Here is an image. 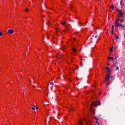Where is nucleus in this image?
Wrapping results in <instances>:
<instances>
[{"instance_id": "f257e3e1", "label": "nucleus", "mask_w": 125, "mask_h": 125, "mask_svg": "<svg viewBox=\"0 0 125 125\" xmlns=\"http://www.w3.org/2000/svg\"><path fill=\"white\" fill-rule=\"evenodd\" d=\"M123 22L124 19H121V18L116 19L114 23V26L115 28H119V29H121V28H125V25L122 24V23Z\"/></svg>"}, {"instance_id": "f03ea898", "label": "nucleus", "mask_w": 125, "mask_h": 125, "mask_svg": "<svg viewBox=\"0 0 125 125\" xmlns=\"http://www.w3.org/2000/svg\"><path fill=\"white\" fill-rule=\"evenodd\" d=\"M106 70H107V73H106V76L105 78V82H109L110 79L111 78V72H110V68L106 66L105 67Z\"/></svg>"}, {"instance_id": "7ed1b4c3", "label": "nucleus", "mask_w": 125, "mask_h": 125, "mask_svg": "<svg viewBox=\"0 0 125 125\" xmlns=\"http://www.w3.org/2000/svg\"><path fill=\"white\" fill-rule=\"evenodd\" d=\"M117 11L118 12V17L119 18H125V14H124L122 10L118 9Z\"/></svg>"}, {"instance_id": "20e7f679", "label": "nucleus", "mask_w": 125, "mask_h": 125, "mask_svg": "<svg viewBox=\"0 0 125 125\" xmlns=\"http://www.w3.org/2000/svg\"><path fill=\"white\" fill-rule=\"evenodd\" d=\"M100 101L98 102H93L91 104V106H90V109L92 108L93 106H95V107H97V106L100 105Z\"/></svg>"}, {"instance_id": "39448f33", "label": "nucleus", "mask_w": 125, "mask_h": 125, "mask_svg": "<svg viewBox=\"0 0 125 125\" xmlns=\"http://www.w3.org/2000/svg\"><path fill=\"white\" fill-rule=\"evenodd\" d=\"M83 121H85V118H83V119H79L78 122V125H83Z\"/></svg>"}, {"instance_id": "423d86ee", "label": "nucleus", "mask_w": 125, "mask_h": 125, "mask_svg": "<svg viewBox=\"0 0 125 125\" xmlns=\"http://www.w3.org/2000/svg\"><path fill=\"white\" fill-rule=\"evenodd\" d=\"M72 51H73L74 52V55H76V54H77V53H76L77 52V49H76V48H73Z\"/></svg>"}, {"instance_id": "0eeeda50", "label": "nucleus", "mask_w": 125, "mask_h": 125, "mask_svg": "<svg viewBox=\"0 0 125 125\" xmlns=\"http://www.w3.org/2000/svg\"><path fill=\"white\" fill-rule=\"evenodd\" d=\"M9 34H13L14 33V30L13 29H10L8 31Z\"/></svg>"}, {"instance_id": "6e6552de", "label": "nucleus", "mask_w": 125, "mask_h": 125, "mask_svg": "<svg viewBox=\"0 0 125 125\" xmlns=\"http://www.w3.org/2000/svg\"><path fill=\"white\" fill-rule=\"evenodd\" d=\"M114 25H112L111 26V33L112 34H114Z\"/></svg>"}, {"instance_id": "1a4fd4ad", "label": "nucleus", "mask_w": 125, "mask_h": 125, "mask_svg": "<svg viewBox=\"0 0 125 125\" xmlns=\"http://www.w3.org/2000/svg\"><path fill=\"white\" fill-rule=\"evenodd\" d=\"M94 119L96 120L97 124H98V125H99V122H98V118H97L96 117H94Z\"/></svg>"}, {"instance_id": "9d476101", "label": "nucleus", "mask_w": 125, "mask_h": 125, "mask_svg": "<svg viewBox=\"0 0 125 125\" xmlns=\"http://www.w3.org/2000/svg\"><path fill=\"white\" fill-rule=\"evenodd\" d=\"M112 61H114V60H115V59H114L113 57H108V60H112Z\"/></svg>"}, {"instance_id": "9b49d317", "label": "nucleus", "mask_w": 125, "mask_h": 125, "mask_svg": "<svg viewBox=\"0 0 125 125\" xmlns=\"http://www.w3.org/2000/svg\"><path fill=\"white\" fill-rule=\"evenodd\" d=\"M55 30L56 32H59V31H60V29H59V28H58V25H57V26L56 27Z\"/></svg>"}, {"instance_id": "f8f14e48", "label": "nucleus", "mask_w": 125, "mask_h": 125, "mask_svg": "<svg viewBox=\"0 0 125 125\" xmlns=\"http://www.w3.org/2000/svg\"><path fill=\"white\" fill-rule=\"evenodd\" d=\"M61 24L63 25V26H66V22H65L61 21Z\"/></svg>"}, {"instance_id": "ddd939ff", "label": "nucleus", "mask_w": 125, "mask_h": 125, "mask_svg": "<svg viewBox=\"0 0 125 125\" xmlns=\"http://www.w3.org/2000/svg\"><path fill=\"white\" fill-rule=\"evenodd\" d=\"M114 48L113 46L111 47L110 49V51L111 53H112L113 52V49Z\"/></svg>"}, {"instance_id": "4468645a", "label": "nucleus", "mask_w": 125, "mask_h": 125, "mask_svg": "<svg viewBox=\"0 0 125 125\" xmlns=\"http://www.w3.org/2000/svg\"><path fill=\"white\" fill-rule=\"evenodd\" d=\"M120 5H121L122 6H124V2H123V1H120Z\"/></svg>"}, {"instance_id": "2eb2a0df", "label": "nucleus", "mask_w": 125, "mask_h": 125, "mask_svg": "<svg viewBox=\"0 0 125 125\" xmlns=\"http://www.w3.org/2000/svg\"><path fill=\"white\" fill-rule=\"evenodd\" d=\"M32 110H33V111H35V110H36V106L32 107Z\"/></svg>"}, {"instance_id": "dca6fc26", "label": "nucleus", "mask_w": 125, "mask_h": 125, "mask_svg": "<svg viewBox=\"0 0 125 125\" xmlns=\"http://www.w3.org/2000/svg\"><path fill=\"white\" fill-rule=\"evenodd\" d=\"M115 39H116V42H118V40H118V39H120V38L118 36H117L115 37Z\"/></svg>"}, {"instance_id": "f3484780", "label": "nucleus", "mask_w": 125, "mask_h": 125, "mask_svg": "<svg viewBox=\"0 0 125 125\" xmlns=\"http://www.w3.org/2000/svg\"><path fill=\"white\" fill-rule=\"evenodd\" d=\"M110 8L111 9H112V10H114V5H112L111 6H110Z\"/></svg>"}, {"instance_id": "a211bd4d", "label": "nucleus", "mask_w": 125, "mask_h": 125, "mask_svg": "<svg viewBox=\"0 0 125 125\" xmlns=\"http://www.w3.org/2000/svg\"><path fill=\"white\" fill-rule=\"evenodd\" d=\"M47 24L48 25V26H49L50 25V22L49 21H47Z\"/></svg>"}, {"instance_id": "6ab92c4d", "label": "nucleus", "mask_w": 125, "mask_h": 125, "mask_svg": "<svg viewBox=\"0 0 125 125\" xmlns=\"http://www.w3.org/2000/svg\"><path fill=\"white\" fill-rule=\"evenodd\" d=\"M116 71H119V66H117L116 68Z\"/></svg>"}, {"instance_id": "aec40b11", "label": "nucleus", "mask_w": 125, "mask_h": 125, "mask_svg": "<svg viewBox=\"0 0 125 125\" xmlns=\"http://www.w3.org/2000/svg\"><path fill=\"white\" fill-rule=\"evenodd\" d=\"M50 83L51 85H53V84H54V83H53V82H51Z\"/></svg>"}, {"instance_id": "412c9836", "label": "nucleus", "mask_w": 125, "mask_h": 125, "mask_svg": "<svg viewBox=\"0 0 125 125\" xmlns=\"http://www.w3.org/2000/svg\"><path fill=\"white\" fill-rule=\"evenodd\" d=\"M2 36V32L0 31V36Z\"/></svg>"}, {"instance_id": "4be33fe9", "label": "nucleus", "mask_w": 125, "mask_h": 125, "mask_svg": "<svg viewBox=\"0 0 125 125\" xmlns=\"http://www.w3.org/2000/svg\"><path fill=\"white\" fill-rule=\"evenodd\" d=\"M29 10V9H28V8L25 9V11L26 12H28V11Z\"/></svg>"}, {"instance_id": "5701e85b", "label": "nucleus", "mask_w": 125, "mask_h": 125, "mask_svg": "<svg viewBox=\"0 0 125 125\" xmlns=\"http://www.w3.org/2000/svg\"><path fill=\"white\" fill-rule=\"evenodd\" d=\"M48 36H49V34H47V39H49V37H48Z\"/></svg>"}, {"instance_id": "b1692460", "label": "nucleus", "mask_w": 125, "mask_h": 125, "mask_svg": "<svg viewBox=\"0 0 125 125\" xmlns=\"http://www.w3.org/2000/svg\"><path fill=\"white\" fill-rule=\"evenodd\" d=\"M35 109H37V110H38V109H39V107H35Z\"/></svg>"}, {"instance_id": "393cba45", "label": "nucleus", "mask_w": 125, "mask_h": 125, "mask_svg": "<svg viewBox=\"0 0 125 125\" xmlns=\"http://www.w3.org/2000/svg\"><path fill=\"white\" fill-rule=\"evenodd\" d=\"M107 66H110V64H109V63H107Z\"/></svg>"}, {"instance_id": "a878e982", "label": "nucleus", "mask_w": 125, "mask_h": 125, "mask_svg": "<svg viewBox=\"0 0 125 125\" xmlns=\"http://www.w3.org/2000/svg\"><path fill=\"white\" fill-rule=\"evenodd\" d=\"M95 38H97V36H96L95 37Z\"/></svg>"}, {"instance_id": "bb28decb", "label": "nucleus", "mask_w": 125, "mask_h": 125, "mask_svg": "<svg viewBox=\"0 0 125 125\" xmlns=\"http://www.w3.org/2000/svg\"><path fill=\"white\" fill-rule=\"evenodd\" d=\"M74 41H76V39L74 38Z\"/></svg>"}, {"instance_id": "cd10ccee", "label": "nucleus", "mask_w": 125, "mask_h": 125, "mask_svg": "<svg viewBox=\"0 0 125 125\" xmlns=\"http://www.w3.org/2000/svg\"><path fill=\"white\" fill-rule=\"evenodd\" d=\"M115 64H117V62H116Z\"/></svg>"}, {"instance_id": "c85d7f7f", "label": "nucleus", "mask_w": 125, "mask_h": 125, "mask_svg": "<svg viewBox=\"0 0 125 125\" xmlns=\"http://www.w3.org/2000/svg\"><path fill=\"white\" fill-rule=\"evenodd\" d=\"M111 79H113V77H111Z\"/></svg>"}, {"instance_id": "c756f323", "label": "nucleus", "mask_w": 125, "mask_h": 125, "mask_svg": "<svg viewBox=\"0 0 125 125\" xmlns=\"http://www.w3.org/2000/svg\"><path fill=\"white\" fill-rule=\"evenodd\" d=\"M64 119H66V117H64Z\"/></svg>"}, {"instance_id": "7c9ffc66", "label": "nucleus", "mask_w": 125, "mask_h": 125, "mask_svg": "<svg viewBox=\"0 0 125 125\" xmlns=\"http://www.w3.org/2000/svg\"><path fill=\"white\" fill-rule=\"evenodd\" d=\"M94 86H95V85H94Z\"/></svg>"}]
</instances>
